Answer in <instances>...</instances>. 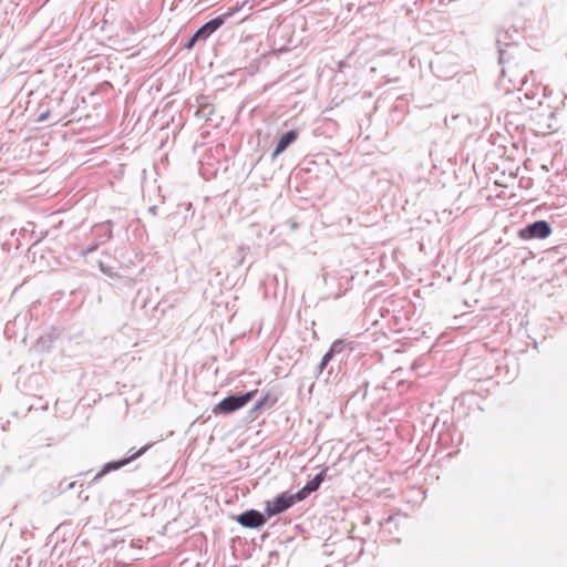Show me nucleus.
Here are the masks:
<instances>
[{
	"mask_svg": "<svg viewBox=\"0 0 567 567\" xmlns=\"http://www.w3.org/2000/svg\"><path fill=\"white\" fill-rule=\"evenodd\" d=\"M233 11L220 14L196 30V32L184 44L185 50H192L198 41H206L214 32H216L229 18Z\"/></svg>",
	"mask_w": 567,
	"mask_h": 567,
	"instance_id": "f257e3e1",
	"label": "nucleus"
},
{
	"mask_svg": "<svg viewBox=\"0 0 567 567\" xmlns=\"http://www.w3.org/2000/svg\"><path fill=\"white\" fill-rule=\"evenodd\" d=\"M257 390L249 391L241 394L228 395L223 399L218 404H216L213 409V413L215 415L219 414H230L234 413L241 408H244L248 402H250L256 395Z\"/></svg>",
	"mask_w": 567,
	"mask_h": 567,
	"instance_id": "f03ea898",
	"label": "nucleus"
},
{
	"mask_svg": "<svg viewBox=\"0 0 567 567\" xmlns=\"http://www.w3.org/2000/svg\"><path fill=\"white\" fill-rule=\"evenodd\" d=\"M508 38V32H499L496 38V45L498 50V62L502 65L508 64L507 66H503L502 76L504 78L507 72H511L514 75V70L512 69L511 61L514 58L513 51L516 49V45L512 42H506Z\"/></svg>",
	"mask_w": 567,
	"mask_h": 567,
	"instance_id": "7ed1b4c3",
	"label": "nucleus"
},
{
	"mask_svg": "<svg viewBox=\"0 0 567 567\" xmlns=\"http://www.w3.org/2000/svg\"><path fill=\"white\" fill-rule=\"evenodd\" d=\"M551 234L550 224L546 220L534 221L522 228L518 233L524 240L545 239Z\"/></svg>",
	"mask_w": 567,
	"mask_h": 567,
	"instance_id": "20e7f679",
	"label": "nucleus"
},
{
	"mask_svg": "<svg viewBox=\"0 0 567 567\" xmlns=\"http://www.w3.org/2000/svg\"><path fill=\"white\" fill-rule=\"evenodd\" d=\"M152 443L150 444H146L145 446H143L142 449L137 450L136 452L132 453L128 457L126 458H123V460H120V461H114V462H109L106 463L103 468L94 476V478L92 480V484H95L96 482H99L104 475H106L107 473L112 472V471H117L120 468H122L123 466L127 465L128 463H131L132 461L138 458L140 456H142L143 454L146 453V451L148 449L152 447Z\"/></svg>",
	"mask_w": 567,
	"mask_h": 567,
	"instance_id": "39448f33",
	"label": "nucleus"
},
{
	"mask_svg": "<svg viewBox=\"0 0 567 567\" xmlns=\"http://www.w3.org/2000/svg\"><path fill=\"white\" fill-rule=\"evenodd\" d=\"M295 504L291 494L281 493L272 502H268L265 508L266 514L270 516L278 515L290 508Z\"/></svg>",
	"mask_w": 567,
	"mask_h": 567,
	"instance_id": "423d86ee",
	"label": "nucleus"
},
{
	"mask_svg": "<svg viewBox=\"0 0 567 567\" xmlns=\"http://www.w3.org/2000/svg\"><path fill=\"white\" fill-rule=\"evenodd\" d=\"M237 522L247 528H258L266 524L264 514L256 509L246 511L237 516Z\"/></svg>",
	"mask_w": 567,
	"mask_h": 567,
	"instance_id": "0eeeda50",
	"label": "nucleus"
},
{
	"mask_svg": "<svg viewBox=\"0 0 567 567\" xmlns=\"http://www.w3.org/2000/svg\"><path fill=\"white\" fill-rule=\"evenodd\" d=\"M324 282L327 286H331V289L328 292V298L334 299L344 295V292L348 289L346 285L349 284L347 278L342 281L341 279H338L336 275L332 274L324 275Z\"/></svg>",
	"mask_w": 567,
	"mask_h": 567,
	"instance_id": "6e6552de",
	"label": "nucleus"
},
{
	"mask_svg": "<svg viewBox=\"0 0 567 567\" xmlns=\"http://www.w3.org/2000/svg\"><path fill=\"white\" fill-rule=\"evenodd\" d=\"M298 136L299 133L296 130H291L282 134L278 140L276 147L271 154L272 159H275L277 156L284 153L292 143H295Z\"/></svg>",
	"mask_w": 567,
	"mask_h": 567,
	"instance_id": "1a4fd4ad",
	"label": "nucleus"
},
{
	"mask_svg": "<svg viewBox=\"0 0 567 567\" xmlns=\"http://www.w3.org/2000/svg\"><path fill=\"white\" fill-rule=\"evenodd\" d=\"M92 234L97 244H105L112 238V223L109 220L106 223L95 225L92 229Z\"/></svg>",
	"mask_w": 567,
	"mask_h": 567,
	"instance_id": "9d476101",
	"label": "nucleus"
},
{
	"mask_svg": "<svg viewBox=\"0 0 567 567\" xmlns=\"http://www.w3.org/2000/svg\"><path fill=\"white\" fill-rule=\"evenodd\" d=\"M63 117H64V115H62L60 113L53 114V112L48 109L45 112H42L41 114L38 115L35 122L44 123L45 121H50V125H53V124L59 123Z\"/></svg>",
	"mask_w": 567,
	"mask_h": 567,
	"instance_id": "9b49d317",
	"label": "nucleus"
},
{
	"mask_svg": "<svg viewBox=\"0 0 567 567\" xmlns=\"http://www.w3.org/2000/svg\"><path fill=\"white\" fill-rule=\"evenodd\" d=\"M324 478H326V471H322V472L318 473L311 481H309L306 484V487L310 491V493L316 492L320 487V485L324 481Z\"/></svg>",
	"mask_w": 567,
	"mask_h": 567,
	"instance_id": "f8f14e48",
	"label": "nucleus"
},
{
	"mask_svg": "<svg viewBox=\"0 0 567 567\" xmlns=\"http://www.w3.org/2000/svg\"><path fill=\"white\" fill-rule=\"evenodd\" d=\"M346 346L347 343L343 340L338 339L331 344L329 352L334 357L341 353L346 349Z\"/></svg>",
	"mask_w": 567,
	"mask_h": 567,
	"instance_id": "ddd939ff",
	"label": "nucleus"
},
{
	"mask_svg": "<svg viewBox=\"0 0 567 567\" xmlns=\"http://www.w3.org/2000/svg\"><path fill=\"white\" fill-rule=\"evenodd\" d=\"M310 491L306 487V485L299 489L296 494H291L293 502H300L306 499L310 495Z\"/></svg>",
	"mask_w": 567,
	"mask_h": 567,
	"instance_id": "4468645a",
	"label": "nucleus"
},
{
	"mask_svg": "<svg viewBox=\"0 0 567 567\" xmlns=\"http://www.w3.org/2000/svg\"><path fill=\"white\" fill-rule=\"evenodd\" d=\"M333 355L328 351L321 359L320 364L318 365L319 372L321 373L328 363L332 360Z\"/></svg>",
	"mask_w": 567,
	"mask_h": 567,
	"instance_id": "2eb2a0df",
	"label": "nucleus"
},
{
	"mask_svg": "<svg viewBox=\"0 0 567 567\" xmlns=\"http://www.w3.org/2000/svg\"><path fill=\"white\" fill-rule=\"evenodd\" d=\"M509 82H512L514 84V86L516 85H523L526 83L527 81V76L524 74V75H519V76H511L508 79Z\"/></svg>",
	"mask_w": 567,
	"mask_h": 567,
	"instance_id": "dca6fc26",
	"label": "nucleus"
},
{
	"mask_svg": "<svg viewBox=\"0 0 567 567\" xmlns=\"http://www.w3.org/2000/svg\"><path fill=\"white\" fill-rule=\"evenodd\" d=\"M99 246H101V244H97V241L94 239V241L90 246L81 250V255L87 256L89 254L95 251L99 248Z\"/></svg>",
	"mask_w": 567,
	"mask_h": 567,
	"instance_id": "f3484780",
	"label": "nucleus"
},
{
	"mask_svg": "<svg viewBox=\"0 0 567 567\" xmlns=\"http://www.w3.org/2000/svg\"><path fill=\"white\" fill-rule=\"evenodd\" d=\"M268 398H269V395H268V394H266V395H264L261 399H259V400L256 402L254 410H259V409H261L262 406H265V405H266V403H267V401H268Z\"/></svg>",
	"mask_w": 567,
	"mask_h": 567,
	"instance_id": "a211bd4d",
	"label": "nucleus"
},
{
	"mask_svg": "<svg viewBox=\"0 0 567 567\" xmlns=\"http://www.w3.org/2000/svg\"><path fill=\"white\" fill-rule=\"evenodd\" d=\"M204 110L205 109H196L195 116L204 117L210 115L214 112V109H209V113H204Z\"/></svg>",
	"mask_w": 567,
	"mask_h": 567,
	"instance_id": "6ab92c4d",
	"label": "nucleus"
},
{
	"mask_svg": "<svg viewBox=\"0 0 567 567\" xmlns=\"http://www.w3.org/2000/svg\"><path fill=\"white\" fill-rule=\"evenodd\" d=\"M148 213H151L152 215H154V216H155V215L157 214V206H151V207L148 208Z\"/></svg>",
	"mask_w": 567,
	"mask_h": 567,
	"instance_id": "aec40b11",
	"label": "nucleus"
},
{
	"mask_svg": "<svg viewBox=\"0 0 567 567\" xmlns=\"http://www.w3.org/2000/svg\"><path fill=\"white\" fill-rule=\"evenodd\" d=\"M402 99H403V96H398V97H396V100L393 102V105H392V106L398 107L399 105L396 104V102H398L399 100H402Z\"/></svg>",
	"mask_w": 567,
	"mask_h": 567,
	"instance_id": "412c9836",
	"label": "nucleus"
},
{
	"mask_svg": "<svg viewBox=\"0 0 567 567\" xmlns=\"http://www.w3.org/2000/svg\"><path fill=\"white\" fill-rule=\"evenodd\" d=\"M524 96H525V99H526L527 101H530V100H533V99H534V96H530L527 92L524 94Z\"/></svg>",
	"mask_w": 567,
	"mask_h": 567,
	"instance_id": "4be33fe9",
	"label": "nucleus"
},
{
	"mask_svg": "<svg viewBox=\"0 0 567 567\" xmlns=\"http://www.w3.org/2000/svg\"><path fill=\"white\" fill-rule=\"evenodd\" d=\"M516 100H517L518 102L523 103V100H522V96H520V95H517V96H516Z\"/></svg>",
	"mask_w": 567,
	"mask_h": 567,
	"instance_id": "5701e85b",
	"label": "nucleus"
},
{
	"mask_svg": "<svg viewBox=\"0 0 567 567\" xmlns=\"http://www.w3.org/2000/svg\"><path fill=\"white\" fill-rule=\"evenodd\" d=\"M549 118H554L555 117V113L554 112H550L549 115H548Z\"/></svg>",
	"mask_w": 567,
	"mask_h": 567,
	"instance_id": "b1692460",
	"label": "nucleus"
},
{
	"mask_svg": "<svg viewBox=\"0 0 567 567\" xmlns=\"http://www.w3.org/2000/svg\"><path fill=\"white\" fill-rule=\"evenodd\" d=\"M198 106H205V107H208V106H212L210 104H199Z\"/></svg>",
	"mask_w": 567,
	"mask_h": 567,
	"instance_id": "393cba45",
	"label": "nucleus"
},
{
	"mask_svg": "<svg viewBox=\"0 0 567 567\" xmlns=\"http://www.w3.org/2000/svg\"><path fill=\"white\" fill-rule=\"evenodd\" d=\"M74 484H75V483H71V484L69 485V487H70V488H73V487H74Z\"/></svg>",
	"mask_w": 567,
	"mask_h": 567,
	"instance_id": "a878e982",
	"label": "nucleus"
}]
</instances>
